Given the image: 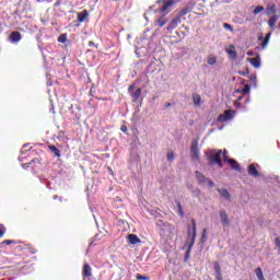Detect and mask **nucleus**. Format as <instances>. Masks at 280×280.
<instances>
[{
    "mask_svg": "<svg viewBox=\"0 0 280 280\" xmlns=\"http://www.w3.org/2000/svg\"><path fill=\"white\" fill-rule=\"evenodd\" d=\"M191 224H192V229L191 225L188 226V248L186 250L185 254V261H187V259L190 257L191 255V248H194V244H196V235L198 234L197 230H196V220L191 219Z\"/></svg>",
    "mask_w": 280,
    "mask_h": 280,
    "instance_id": "1",
    "label": "nucleus"
},
{
    "mask_svg": "<svg viewBox=\"0 0 280 280\" xmlns=\"http://www.w3.org/2000/svg\"><path fill=\"white\" fill-rule=\"evenodd\" d=\"M206 156L211 165L217 164L222 167V150H209L206 152Z\"/></svg>",
    "mask_w": 280,
    "mask_h": 280,
    "instance_id": "2",
    "label": "nucleus"
},
{
    "mask_svg": "<svg viewBox=\"0 0 280 280\" xmlns=\"http://www.w3.org/2000/svg\"><path fill=\"white\" fill-rule=\"evenodd\" d=\"M195 175L199 185H201L202 187H215V183H213V180H211L210 178H207L202 173H200V171H196Z\"/></svg>",
    "mask_w": 280,
    "mask_h": 280,
    "instance_id": "3",
    "label": "nucleus"
},
{
    "mask_svg": "<svg viewBox=\"0 0 280 280\" xmlns=\"http://www.w3.org/2000/svg\"><path fill=\"white\" fill-rule=\"evenodd\" d=\"M190 155L192 161L200 163V149H198V138L192 139L190 147Z\"/></svg>",
    "mask_w": 280,
    "mask_h": 280,
    "instance_id": "4",
    "label": "nucleus"
},
{
    "mask_svg": "<svg viewBox=\"0 0 280 280\" xmlns=\"http://www.w3.org/2000/svg\"><path fill=\"white\" fill-rule=\"evenodd\" d=\"M158 3H163L162 8L160 9V12H162V14H168L170 13V8H172V5H174V3H176V0H168L167 2H165L164 0H159Z\"/></svg>",
    "mask_w": 280,
    "mask_h": 280,
    "instance_id": "5",
    "label": "nucleus"
},
{
    "mask_svg": "<svg viewBox=\"0 0 280 280\" xmlns=\"http://www.w3.org/2000/svg\"><path fill=\"white\" fill-rule=\"evenodd\" d=\"M235 117V110L228 109L223 114L219 115L218 121H231Z\"/></svg>",
    "mask_w": 280,
    "mask_h": 280,
    "instance_id": "6",
    "label": "nucleus"
},
{
    "mask_svg": "<svg viewBox=\"0 0 280 280\" xmlns=\"http://www.w3.org/2000/svg\"><path fill=\"white\" fill-rule=\"evenodd\" d=\"M219 218L222 226H231V220L229 219V214L226 213V210H221L219 212Z\"/></svg>",
    "mask_w": 280,
    "mask_h": 280,
    "instance_id": "7",
    "label": "nucleus"
},
{
    "mask_svg": "<svg viewBox=\"0 0 280 280\" xmlns=\"http://www.w3.org/2000/svg\"><path fill=\"white\" fill-rule=\"evenodd\" d=\"M156 226L158 229H160V235H165V231H171L172 226L170 225V223L163 221V220H159L156 222Z\"/></svg>",
    "mask_w": 280,
    "mask_h": 280,
    "instance_id": "8",
    "label": "nucleus"
},
{
    "mask_svg": "<svg viewBox=\"0 0 280 280\" xmlns=\"http://www.w3.org/2000/svg\"><path fill=\"white\" fill-rule=\"evenodd\" d=\"M236 93H242V95H246L245 104L250 103V85H245L244 89L236 90Z\"/></svg>",
    "mask_w": 280,
    "mask_h": 280,
    "instance_id": "9",
    "label": "nucleus"
},
{
    "mask_svg": "<svg viewBox=\"0 0 280 280\" xmlns=\"http://www.w3.org/2000/svg\"><path fill=\"white\" fill-rule=\"evenodd\" d=\"M38 165H40V160L38 158H36V159H33L28 163H23L22 167H23V170H27L30 167H32L33 170H36V167H38Z\"/></svg>",
    "mask_w": 280,
    "mask_h": 280,
    "instance_id": "10",
    "label": "nucleus"
},
{
    "mask_svg": "<svg viewBox=\"0 0 280 280\" xmlns=\"http://www.w3.org/2000/svg\"><path fill=\"white\" fill-rule=\"evenodd\" d=\"M182 23V20L178 19L177 16H175L171 23L167 25L166 27V32L170 33V32H173V30H176V27H178V25H180Z\"/></svg>",
    "mask_w": 280,
    "mask_h": 280,
    "instance_id": "11",
    "label": "nucleus"
},
{
    "mask_svg": "<svg viewBox=\"0 0 280 280\" xmlns=\"http://www.w3.org/2000/svg\"><path fill=\"white\" fill-rule=\"evenodd\" d=\"M21 38H23V36L16 31H13L9 36L10 43L13 44L21 43Z\"/></svg>",
    "mask_w": 280,
    "mask_h": 280,
    "instance_id": "12",
    "label": "nucleus"
},
{
    "mask_svg": "<svg viewBox=\"0 0 280 280\" xmlns=\"http://www.w3.org/2000/svg\"><path fill=\"white\" fill-rule=\"evenodd\" d=\"M249 65L254 67L255 69H259L261 67V57H255V58H249L248 59Z\"/></svg>",
    "mask_w": 280,
    "mask_h": 280,
    "instance_id": "13",
    "label": "nucleus"
},
{
    "mask_svg": "<svg viewBox=\"0 0 280 280\" xmlns=\"http://www.w3.org/2000/svg\"><path fill=\"white\" fill-rule=\"evenodd\" d=\"M226 163L231 165L232 170H235V172H241L242 167L240 166V163L233 159L225 158Z\"/></svg>",
    "mask_w": 280,
    "mask_h": 280,
    "instance_id": "14",
    "label": "nucleus"
},
{
    "mask_svg": "<svg viewBox=\"0 0 280 280\" xmlns=\"http://www.w3.org/2000/svg\"><path fill=\"white\" fill-rule=\"evenodd\" d=\"M226 54L231 58V60L237 59V51L235 50V46L231 45L230 48L226 49Z\"/></svg>",
    "mask_w": 280,
    "mask_h": 280,
    "instance_id": "15",
    "label": "nucleus"
},
{
    "mask_svg": "<svg viewBox=\"0 0 280 280\" xmlns=\"http://www.w3.org/2000/svg\"><path fill=\"white\" fill-rule=\"evenodd\" d=\"M127 240L132 246H135V244H141V238H139L137 234H129Z\"/></svg>",
    "mask_w": 280,
    "mask_h": 280,
    "instance_id": "16",
    "label": "nucleus"
},
{
    "mask_svg": "<svg viewBox=\"0 0 280 280\" xmlns=\"http://www.w3.org/2000/svg\"><path fill=\"white\" fill-rule=\"evenodd\" d=\"M88 18H89V11L83 10L79 12L77 15L78 23H84V21H86Z\"/></svg>",
    "mask_w": 280,
    "mask_h": 280,
    "instance_id": "17",
    "label": "nucleus"
},
{
    "mask_svg": "<svg viewBox=\"0 0 280 280\" xmlns=\"http://www.w3.org/2000/svg\"><path fill=\"white\" fill-rule=\"evenodd\" d=\"M214 275L217 280H224L222 278V267L218 262H214Z\"/></svg>",
    "mask_w": 280,
    "mask_h": 280,
    "instance_id": "18",
    "label": "nucleus"
},
{
    "mask_svg": "<svg viewBox=\"0 0 280 280\" xmlns=\"http://www.w3.org/2000/svg\"><path fill=\"white\" fill-rule=\"evenodd\" d=\"M247 173L249 174V176H253L254 178H257V176H259V171H257L255 164H250L248 166Z\"/></svg>",
    "mask_w": 280,
    "mask_h": 280,
    "instance_id": "19",
    "label": "nucleus"
},
{
    "mask_svg": "<svg viewBox=\"0 0 280 280\" xmlns=\"http://www.w3.org/2000/svg\"><path fill=\"white\" fill-rule=\"evenodd\" d=\"M280 15L275 14L273 16H271L268 21V25L271 28V31L273 32L275 30V25H277V22L279 21Z\"/></svg>",
    "mask_w": 280,
    "mask_h": 280,
    "instance_id": "20",
    "label": "nucleus"
},
{
    "mask_svg": "<svg viewBox=\"0 0 280 280\" xmlns=\"http://www.w3.org/2000/svg\"><path fill=\"white\" fill-rule=\"evenodd\" d=\"M39 182L43 185H46L47 189H54V184L49 182V179H47L44 175L39 176Z\"/></svg>",
    "mask_w": 280,
    "mask_h": 280,
    "instance_id": "21",
    "label": "nucleus"
},
{
    "mask_svg": "<svg viewBox=\"0 0 280 280\" xmlns=\"http://www.w3.org/2000/svg\"><path fill=\"white\" fill-rule=\"evenodd\" d=\"M272 36V32H269L264 42L260 44V49H265L266 47H268V43H270V37Z\"/></svg>",
    "mask_w": 280,
    "mask_h": 280,
    "instance_id": "22",
    "label": "nucleus"
},
{
    "mask_svg": "<svg viewBox=\"0 0 280 280\" xmlns=\"http://www.w3.org/2000/svg\"><path fill=\"white\" fill-rule=\"evenodd\" d=\"M92 275V269L89 264H84L83 266V277L89 278Z\"/></svg>",
    "mask_w": 280,
    "mask_h": 280,
    "instance_id": "23",
    "label": "nucleus"
},
{
    "mask_svg": "<svg viewBox=\"0 0 280 280\" xmlns=\"http://www.w3.org/2000/svg\"><path fill=\"white\" fill-rule=\"evenodd\" d=\"M218 192L220 194V196H222V198H224L225 200H231V194H229L228 189H218Z\"/></svg>",
    "mask_w": 280,
    "mask_h": 280,
    "instance_id": "24",
    "label": "nucleus"
},
{
    "mask_svg": "<svg viewBox=\"0 0 280 280\" xmlns=\"http://www.w3.org/2000/svg\"><path fill=\"white\" fill-rule=\"evenodd\" d=\"M277 12V5L275 4H268L266 14L270 16V14H275Z\"/></svg>",
    "mask_w": 280,
    "mask_h": 280,
    "instance_id": "25",
    "label": "nucleus"
},
{
    "mask_svg": "<svg viewBox=\"0 0 280 280\" xmlns=\"http://www.w3.org/2000/svg\"><path fill=\"white\" fill-rule=\"evenodd\" d=\"M131 97H133V102H139V98L141 97V88L137 89L132 94H130Z\"/></svg>",
    "mask_w": 280,
    "mask_h": 280,
    "instance_id": "26",
    "label": "nucleus"
},
{
    "mask_svg": "<svg viewBox=\"0 0 280 280\" xmlns=\"http://www.w3.org/2000/svg\"><path fill=\"white\" fill-rule=\"evenodd\" d=\"M189 14V8L182 9L176 15L177 19H183V16H187Z\"/></svg>",
    "mask_w": 280,
    "mask_h": 280,
    "instance_id": "27",
    "label": "nucleus"
},
{
    "mask_svg": "<svg viewBox=\"0 0 280 280\" xmlns=\"http://www.w3.org/2000/svg\"><path fill=\"white\" fill-rule=\"evenodd\" d=\"M244 97H247L246 94H243L242 96H238L237 100L234 102V106L235 108H242V100H244Z\"/></svg>",
    "mask_w": 280,
    "mask_h": 280,
    "instance_id": "28",
    "label": "nucleus"
},
{
    "mask_svg": "<svg viewBox=\"0 0 280 280\" xmlns=\"http://www.w3.org/2000/svg\"><path fill=\"white\" fill-rule=\"evenodd\" d=\"M201 101H202V97H200V94L192 95V102H194L195 106H200Z\"/></svg>",
    "mask_w": 280,
    "mask_h": 280,
    "instance_id": "29",
    "label": "nucleus"
},
{
    "mask_svg": "<svg viewBox=\"0 0 280 280\" xmlns=\"http://www.w3.org/2000/svg\"><path fill=\"white\" fill-rule=\"evenodd\" d=\"M49 150H50V152H52V154H55V156H57L58 159H59V156H61L60 150H59L56 145H49Z\"/></svg>",
    "mask_w": 280,
    "mask_h": 280,
    "instance_id": "30",
    "label": "nucleus"
},
{
    "mask_svg": "<svg viewBox=\"0 0 280 280\" xmlns=\"http://www.w3.org/2000/svg\"><path fill=\"white\" fill-rule=\"evenodd\" d=\"M250 85L254 86V89H257V74H252L249 77Z\"/></svg>",
    "mask_w": 280,
    "mask_h": 280,
    "instance_id": "31",
    "label": "nucleus"
},
{
    "mask_svg": "<svg viewBox=\"0 0 280 280\" xmlns=\"http://www.w3.org/2000/svg\"><path fill=\"white\" fill-rule=\"evenodd\" d=\"M255 273H256V277L258 280H264L266 278H264V271L261 270L260 267H258L256 270H255Z\"/></svg>",
    "mask_w": 280,
    "mask_h": 280,
    "instance_id": "32",
    "label": "nucleus"
},
{
    "mask_svg": "<svg viewBox=\"0 0 280 280\" xmlns=\"http://www.w3.org/2000/svg\"><path fill=\"white\" fill-rule=\"evenodd\" d=\"M176 205H177V211H178L180 218H184L185 214L183 213V205L180 203V201H176Z\"/></svg>",
    "mask_w": 280,
    "mask_h": 280,
    "instance_id": "33",
    "label": "nucleus"
},
{
    "mask_svg": "<svg viewBox=\"0 0 280 280\" xmlns=\"http://www.w3.org/2000/svg\"><path fill=\"white\" fill-rule=\"evenodd\" d=\"M57 40H58V43H67V33L59 35Z\"/></svg>",
    "mask_w": 280,
    "mask_h": 280,
    "instance_id": "34",
    "label": "nucleus"
},
{
    "mask_svg": "<svg viewBox=\"0 0 280 280\" xmlns=\"http://www.w3.org/2000/svg\"><path fill=\"white\" fill-rule=\"evenodd\" d=\"M218 63V58L215 57H209L208 58V65H210L211 67H213V65Z\"/></svg>",
    "mask_w": 280,
    "mask_h": 280,
    "instance_id": "35",
    "label": "nucleus"
},
{
    "mask_svg": "<svg viewBox=\"0 0 280 280\" xmlns=\"http://www.w3.org/2000/svg\"><path fill=\"white\" fill-rule=\"evenodd\" d=\"M10 246V244H14V241L13 240H5L3 242L0 243V247L3 248V246Z\"/></svg>",
    "mask_w": 280,
    "mask_h": 280,
    "instance_id": "36",
    "label": "nucleus"
},
{
    "mask_svg": "<svg viewBox=\"0 0 280 280\" xmlns=\"http://www.w3.org/2000/svg\"><path fill=\"white\" fill-rule=\"evenodd\" d=\"M165 23H167V20H165L163 18L156 20V25H159V27H163V25H165Z\"/></svg>",
    "mask_w": 280,
    "mask_h": 280,
    "instance_id": "37",
    "label": "nucleus"
},
{
    "mask_svg": "<svg viewBox=\"0 0 280 280\" xmlns=\"http://www.w3.org/2000/svg\"><path fill=\"white\" fill-rule=\"evenodd\" d=\"M67 4V0H57L55 2V8H60V5H66Z\"/></svg>",
    "mask_w": 280,
    "mask_h": 280,
    "instance_id": "38",
    "label": "nucleus"
},
{
    "mask_svg": "<svg viewBox=\"0 0 280 280\" xmlns=\"http://www.w3.org/2000/svg\"><path fill=\"white\" fill-rule=\"evenodd\" d=\"M260 12H264V7L257 5V7L254 9V14H259Z\"/></svg>",
    "mask_w": 280,
    "mask_h": 280,
    "instance_id": "39",
    "label": "nucleus"
},
{
    "mask_svg": "<svg viewBox=\"0 0 280 280\" xmlns=\"http://www.w3.org/2000/svg\"><path fill=\"white\" fill-rule=\"evenodd\" d=\"M224 30H228L229 32H233V26L229 23L223 24Z\"/></svg>",
    "mask_w": 280,
    "mask_h": 280,
    "instance_id": "40",
    "label": "nucleus"
},
{
    "mask_svg": "<svg viewBox=\"0 0 280 280\" xmlns=\"http://www.w3.org/2000/svg\"><path fill=\"white\" fill-rule=\"evenodd\" d=\"M167 161H168V162L174 161V152H168V153H167Z\"/></svg>",
    "mask_w": 280,
    "mask_h": 280,
    "instance_id": "41",
    "label": "nucleus"
},
{
    "mask_svg": "<svg viewBox=\"0 0 280 280\" xmlns=\"http://www.w3.org/2000/svg\"><path fill=\"white\" fill-rule=\"evenodd\" d=\"M128 93H129V95H131V94L135 93V84H132V85H130V86L128 88Z\"/></svg>",
    "mask_w": 280,
    "mask_h": 280,
    "instance_id": "42",
    "label": "nucleus"
},
{
    "mask_svg": "<svg viewBox=\"0 0 280 280\" xmlns=\"http://www.w3.org/2000/svg\"><path fill=\"white\" fill-rule=\"evenodd\" d=\"M28 147H30V144H24V145L22 147L21 154H26V153H27V150H25V148H28Z\"/></svg>",
    "mask_w": 280,
    "mask_h": 280,
    "instance_id": "43",
    "label": "nucleus"
},
{
    "mask_svg": "<svg viewBox=\"0 0 280 280\" xmlns=\"http://www.w3.org/2000/svg\"><path fill=\"white\" fill-rule=\"evenodd\" d=\"M5 235V226L2 225V228H0V237H3Z\"/></svg>",
    "mask_w": 280,
    "mask_h": 280,
    "instance_id": "44",
    "label": "nucleus"
},
{
    "mask_svg": "<svg viewBox=\"0 0 280 280\" xmlns=\"http://www.w3.org/2000/svg\"><path fill=\"white\" fill-rule=\"evenodd\" d=\"M206 237H207V229H203L202 234H201L202 242H205Z\"/></svg>",
    "mask_w": 280,
    "mask_h": 280,
    "instance_id": "45",
    "label": "nucleus"
},
{
    "mask_svg": "<svg viewBox=\"0 0 280 280\" xmlns=\"http://www.w3.org/2000/svg\"><path fill=\"white\" fill-rule=\"evenodd\" d=\"M137 280H148V278L145 276H142V275H137L136 277Z\"/></svg>",
    "mask_w": 280,
    "mask_h": 280,
    "instance_id": "46",
    "label": "nucleus"
},
{
    "mask_svg": "<svg viewBox=\"0 0 280 280\" xmlns=\"http://www.w3.org/2000/svg\"><path fill=\"white\" fill-rule=\"evenodd\" d=\"M238 73H240V75L246 77V75H248V73H250V71H248V69H246L245 71H240Z\"/></svg>",
    "mask_w": 280,
    "mask_h": 280,
    "instance_id": "47",
    "label": "nucleus"
},
{
    "mask_svg": "<svg viewBox=\"0 0 280 280\" xmlns=\"http://www.w3.org/2000/svg\"><path fill=\"white\" fill-rule=\"evenodd\" d=\"M275 245H276V248L280 246V237L275 238Z\"/></svg>",
    "mask_w": 280,
    "mask_h": 280,
    "instance_id": "48",
    "label": "nucleus"
},
{
    "mask_svg": "<svg viewBox=\"0 0 280 280\" xmlns=\"http://www.w3.org/2000/svg\"><path fill=\"white\" fill-rule=\"evenodd\" d=\"M120 130H121V132H127L128 131V127L121 126Z\"/></svg>",
    "mask_w": 280,
    "mask_h": 280,
    "instance_id": "49",
    "label": "nucleus"
},
{
    "mask_svg": "<svg viewBox=\"0 0 280 280\" xmlns=\"http://www.w3.org/2000/svg\"><path fill=\"white\" fill-rule=\"evenodd\" d=\"M258 40H262V43H264V34H260V35H258Z\"/></svg>",
    "mask_w": 280,
    "mask_h": 280,
    "instance_id": "50",
    "label": "nucleus"
},
{
    "mask_svg": "<svg viewBox=\"0 0 280 280\" xmlns=\"http://www.w3.org/2000/svg\"><path fill=\"white\" fill-rule=\"evenodd\" d=\"M89 47H95V43L94 42H89Z\"/></svg>",
    "mask_w": 280,
    "mask_h": 280,
    "instance_id": "51",
    "label": "nucleus"
},
{
    "mask_svg": "<svg viewBox=\"0 0 280 280\" xmlns=\"http://www.w3.org/2000/svg\"><path fill=\"white\" fill-rule=\"evenodd\" d=\"M170 106H172V103H165V104H164V107H165V108H170Z\"/></svg>",
    "mask_w": 280,
    "mask_h": 280,
    "instance_id": "52",
    "label": "nucleus"
},
{
    "mask_svg": "<svg viewBox=\"0 0 280 280\" xmlns=\"http://www.w3.org/2000/svg\"><path fill=\"white\" fill-rule=\"evenodd\" d=\"M223 156H224V161H226V159H229V156H226V150L223 151Z\"/></svg>",
    "mask_w": 280,
    "mask_h": 280,
    "instance_id": "53",
    "label": "nucleus"
},
{
    "mask_svg": "<svg viewBox=\"0 0 280 280\" xmlns=\"http://www.w3.org/2000/svg\"><path fill=\"white\" fill-rule=\"evenodd\" d=\"M247 56H255V52H253L252 50L247 51Z\"/></svg>",
    "mask_w": 280,
    "mask_h": 280,
    "instance_id": "54",
    "label": "nucleus"
},
{
    "mask_svg": "<svg viewBox=\"0 0 280 280\" xmlns=\"http://www.w3.org/2000/svg\"><path fill=\"white\" fill-rule=\"evenodd\" d=\"M128 40H130V38H132V35H127Z\"/></svg>",
    "mask_w": 280,
    "mask_h": 280,
    "instance_id": "55",
    "label": "nucleus"
},
{
    "mask_svg": "<svg viewBox=\"0 0 280 280\" xmlns=\"http://www.w3.org/2000/svg\"><path fill=\"white\" fill-rule=\"evenodd\" d=\"M54 200H58V195H55V196H54Z\"/></svg>",
    "mask_w": 280,
    "mask_h": 280,
    "instance_id": "56",
    "label": "nucleus"
},
{
    "mask_svg": "<svg viewBox=\"0 0 280 280\" xmlns=\"http://www.w3.org/2000/svg\"><path fill=\"white\" fill-rule=\"evenodd\" d=\"M19 161L23 162V158H19Z\"/></svg>",
    "mask_w": 280,
    "mask_h": 280,
    "instance_id": "57",
    "label": "nucleus"
},
{
    "mask_svg": "<svg viewBox=\"0 0 280 280\" xmlns=\"http://www.w3.org/2000/svg\"><path fill=\"white\" fill-rule=\"evenodd\" d=\"M277 248H278V253L280 254V246H278Z\"/></svg>",
    "mask_w": 280,
    "mask_h": 280,
    "instance_id": "58",
    "label": "nucleus"
},
{
    "mask_svg": "<svg viewBox=\"0 0 280 280\" xmlns=\"http://www.w3.org/2000/svg\"><path fill=\"white\" fill-rule=\"evenodd\" d=\"M242 108H243V110H246V106H243Z\"/></svg>",
    "mask_w": 280,
    "mask_h": 280,
    "instance_id": "59",
    "label": "nucleus"
},
{
    "mask_svg": "<svg viewBox=\"0 0 280 280\" xmlns=\"http://www.w3.org/2000/svg\"><path fill=\"white\" fill-rule=\"evenodd\" d=\"M223 127H220L219 130H222Z\"/></svg>",
    "mask_w": 280,
    "mask_h": 280,
    "instance_id": "60",
    "label": "nucleus"
},
{
    "mask_svg": "<svg viewBox=\"0 0 280 280\" xmlns=\"http://www.w3.org/2000/svg\"><path fill=\"white\" fill-rule=\"evenodd\" d=\"M279 27H280V23H279Z\"/></svg>",
    "mask_w": 280,
    "mask_h": 280,
    "instance_id": "61",
    "label": "nucleus"
}]
</instances>
